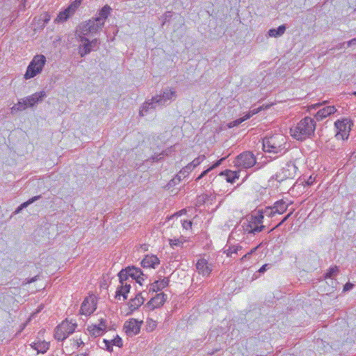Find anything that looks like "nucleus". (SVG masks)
Listing matches in <instances>:
<instances>
[{"label":"nucleus","mask_w":356,"mask_h":356,"mask_svg":"<svg viewBox=\"0 0 356 356\" xmlns=\"http://www.w3.org/2000/svg\"><path fill=\"white\" fill-rule=\"evenodd\" d=\"M111 11V8L109 6H104L95 17L81 23L78 32L88 36L97 35L104 27Z\"/></svg>","instance_id":"f257e3e1"},{"label":"nucleus","mask_w":356,"mask_h":356,"mask_svg":"<svg viewBox=\"0 0 356 356\" xmlns=\"http://www.w3.org/2000/svg\"><path fill=\"white\" fill-rule=\"evenodd\" d=\"M315 129L316 121L314 119L305 117L290 129V134L293 138L302 140L314 134Z\"/></svg>","instance_id":"f03ea898"},{"label":"nucleus","mask_w":356,"mask_h":356,"mask_svg":"<svg viewBox=\"0 0 356 356\" xmlns=\"http://www.w3.org/2000/svg\"><path fill=\"white\" fill-rule=\"evenodd\" d=\"M286 138L282 134H275L263 139V149L266 152L282 154L285 149Z\"/></svg>","instance_id":"7ed1b4c3"},{"label":"nucleus","mask_w":356,"mask_h":356,"mask_svg":"<svg viewBox=\"0 0 356 356\" xmlns=\"http://www.w3.org/2000/svg\"><path fill=\"white\" fill-rule=\"evenodd\" d=\"M76 327L77 323L75 320L65 319L56 327L54 337L58 341H63L74 333Z\"/></svg>","instance_id":"20e7f679"},{"label":"nucleus","mask_w":356,"mask_h":356,"mask_svg":"<svg viewBox=\"0 0 356 356\" xmlns=\"http://www.w3.org/2000/svg\"><path fill=\"white\" fill-rule=\"evenodd\" d=\"M46 61V57L44 55H35L27 67L24 79H29L41 73Z\"/></svg>","instance_id":"39448f33"},{"label":"nucleus","mask_w":356,"mask_h":356,"mask_svg":"<svg viewBox=\"0 0 356 356\" xmlns=\"http://www.w3.org/2000/svg\"><path fill=\"white\" fill-rule=\"evenodd\" d=\"M118 277L119 280H132V283L135 280L140 285H142V282L145 280V275L141 269L134 266H129L125 269L121 270L118 273Z\"/></svg>","instance_id":"423d86ee"},{"label":"nucleus","mask_w":356,"mask_h":356,"mask_svg":"<svg viewBox=\"0 0 356 356\" xmlns=\"http://www.w3.org/2000/svg\"><path fill=\"white\" fill-rule=\"evenodd\" d=\"M87 35L78 33L79 40L81 42L79 47V54L81 57L88 54L92 50L98 47L99 41L97 38L90 40L86 38Z\"/></svg>","instance_id":"0eeeda50"},{"label":"nucleus","mask_w":356,"mask_h":356,"mask_svg":"<svg viewBox=\"0 0 356 356\" xmlns=\"http://www.w3.org/2000/svg\"><path fill=\"white\" fill-rule=\"evenodd\" d=\"M257 165V160L251 152H244L237 156L234 161V165L242 169H248Z\"/></svg>","instance_id":"6e6552de"},{"label":"nucleus","mask_w":356,"mask_h":356,"mask_svg":"<svg viewBox=\"0 0 356 356\" xmlns=\"http://www.w3.org/2000/svg\"><path fill=\"white\" fill-rule=\"evenodd\" d=\"M352 122L348 118L338 120L334 122V127L337 130L335 137L337 139H348L351 130Z\"/></svg>","instance_id":"1a4fd4ad"},{"label":"nucleus","mask_w":356,"mask_h":356,"mask_svg":"<svg viewBox=\"0 0 356 356\" xmlns=\"http://www.w3.org/2000/svg\"><path fill=\"white\" fill-rule=\"evenodd\" d=\"M298 167L296 164L289 161L276 174V179L279 181H283L286 179H293L296 175Z\"/></svg>","instance_id":"9d476101"},{"label":"nucleus","mask_w":356,"mask_h":356,"mask_svg":"<svg viewBox=\"0 0 356 356\" xmlns=\"http://www.w3.org/2000/svg\"><path fill=\"white\" fill-rule=\"evenodd\" d=\"M176 97V90L170 88H164L160 95L154 97L160 107L169 104L172 100L175 99Z\"/></svg>","instance_id":"9b49d317"},{"label":"nucleus","mask_w":356,"mask_h":356,"mask_svg":"<svg viewBox=\"0 0 356 356\" xmlns=\"http://www.w3.org/2000/svg\"><path fill=\"white\" fill-rule=\"evenodd\" d=\"M80 3V1H75L74 2L71 3L67 8H65L63 11L60 12L54 20L55 22L63 23L67 21V19L75 13L76 10L78 8Z\"/></svg>","instance_id":"f8f14e48"},{"label":"nucleus","mask_w":356,"mask_h":356,"mask_svg":"<svg viewBox=\"0 0 356 356\" xmlns=\"http://www.w3.org/2000/svg\"><path fill=\"white\" fill-rule=\"evenodd\" d=\"M213 268L212 263L209 262L204 258H201L196 263V269L199 274L203 277H209Z\"/></svg>","instance_id":"ddd939ff"},{"label":"nucleus","mask_w":356,"mask_h":356,"mask_svg":"<svg viewBox=\"0 0 356 356\" xmlns=\"http://www.w3.org/2000/svg\"><path fill=\"white\" fill-rule=\"evenodd\" d=\"M96 309L95 298L90 296L83 300L80 309V314L86 316H90Z\"/></svg>","instance_id":"4468645a"},{"label":"nucleus","mask_w":356,"mask_h":356,"mask_svg":"<svg viewBox=\"0 0 356 356\" xmlns=\"http://www.w3.org/2000/svg\"><path fill=\"white\" fill-rule=\"evenodd\" d=\"M120 286L117 288L115 292V298L120 300L121 296L123 297V300L127 298V294L130 291L131 284L132 280H127L125 279L119 280Z\"/></svg>","instance_id":"2eb2a0df"},{"label":"nucleus","mask_w":356,"mask_h":356,"mask_svg":"<svg viewBox=\"0 0 356 356\" xmlns=\"http://www.w3.org/2000/svg\"><path fill=\"white\" fill-rule=\"evenodd\" d=\"M205 158L206 157L204 155H200L195 158L191 163H188L179 171V174L177 175L179 179H180L181 177H186L195 168L202 163Z\"/></svg>","instance_id":"dca6fc26"},{"label":"nucleus","mask_w":356,"mask_h":356,"mask_svg":"<svg viewBox=\"0 0 356 356\" xmlns=\"http://www.w3.org/2000/svg\"><path fill=\"white\" fill-rule=\"evenodd\" d=\"M166 300L167 295L164 293H160L156 294L154 297L152 298L147 303L145 307L149 310H154L163 306Z\"/></svg>","instance_id":"f3484780"},{"label":"nucleus","mask_w":356,"mask_h":356,"mask_svg":"<svg viewBox=\"0 0 356 356\" xmlns=\"http://www.w3.org/2000/svg\"><path fill=\"white\" fill-rule=\"evenodd\" d=\"M141 323L142 321H138L135 318L126 321L124 325L126 333L129 336L138 334L140 330Z\"/></svg>","instance_id":"a211bd4d"},{"label":"nucleus","mask_w":356,"mask_h":356,"mask_svg":"<svg viewBox=\"0 0 356 356\" xmlns=\"http://www.w3.org/2000/svg\"><path fill=\"white\" fill-rule=\"evenodd\" d=\"M158 107H160V106H159V104L156 103L154 97H152L151 99L143 103L139 111V115L140 116H146Z\"/></svg>","instance_id":"6ab92c4d"},{"label":"nucleus","mask_w":356,"mask_h":356,"mask_svg":"<svg viewBox=\"0 0 356 356\" xmlns=\"http://www.w3.org/2000/svg\"><path fill=\"white\" fill-rule=\"evenodd\" d=\"M160 264V260L156 255H146L141 261V266L143 268H156Z\"/></svg>","instance_id":"aec40b11"},{"label":"nucleus","mask_w":356,"mask_h":356,"mask_svg":"<svg viewBox=\"0 0 356 356\" xmlns=\"http://www.w3.org/2000/svg\"><path fill=\"white\" fill-rule=\"evenodd\" d=\"M243 227L244 230L248 233L255 234L256 233L261 232L264 226L258 225L250 218L246 225L244 223Z\"/></svg>","instance_id":"412c9836"},{"label":"nucleus","mask_w":356,"mask_h":356,"mask_svg":"<svg viewBox=\"0 0 356 356\" xmlns=\"http://www.w3.org/2000/svg\"><path fill=\"white\" fill-rule=\"evenodd\" d=\"M336 111L337 109L334 106H327L320 109L315 115V118L316 120L321 121L330 115L334 114Z\"/></svg>","instance_id":"4be33fe9"},{"label":"nucleus","mask_w":356,"mask_h":356,"mask_svg":"<svg viewBox=\"0 0 356 356\" xmlns=\"http://www.w3.org/2000/svg\"><path fill=\"white\" fill-rule=\"evenodd\" d=\"M46 97V93L44 91H40L38 92H35L26 98L27 100L28 106H33L38 102H41L44 97Z\"/></svg>","instance_id":"5701e85b"},{"label":"nucleus","mask_w":356,"mask_h":356,"mask_svg":"<svg viewBox=\"0 0 356 356\" xmlns=\"http://www.w3.org/2000/svg\"><path fill=\"white\" fill-rule=\"evenodd\" d=\"M145 298L143 297L140 293H138L134 298L130 300L129 302V307L131 311H135L138 309L144 302Z\"/></svg>","instance_id":"b1692460"},{"label":"nucleus","mask_w":356,"mask_h":356,"mask_svg":"<svg viewBox=\"0 0 356 356\" xmlns=\"http://www.w3.org/2000/svg\"><path fill=\"white\" fill-rule=\"evenodd\" d=\"M31 346L37 350L38 353H45L49 348V343L45 341H38L33 342Z\"/></svg>","instance_id":"393cba45"},{"label":"nucleus","mask_w":356,"mask_h":356,"mask_svg":"<svg viewBox=\"0 0 356 356\" xmlns=\"http://www.w3.org/2000/svg\"><path fill=\"white\" fill-rule=\"evenodd\" d=\"M169 282L170 280L168 277H164L163 279L156 280L151 284L149 291H161L169 284Z\"/></svg>","instance_id":"a878e982"},{"label":"nucleus","mask_w":356,"mask_h":356,"mask_svg":"<svg viewBox=\"0 0 356 356\" xmlns=\"http://www.w3.org/2000/svg\"><path fill=\"white\" fill-rule=\"evenodd\" d=\"M289 204L286 203L283 200H278L275 202L273 206L275 214H282L284 213L288 209Z\"/></svg>","instance_id":"bb28decb"},{"label":"nucleus","mask_w":356,"mask_h":356,"mask_svg":"<svg viewBox=\"0 0 356 356\" xmlns=\"http://www.w3.org/2000/svg\"><path fill=\"white\" fill-rule=\"evenodd\" d=\"M286 29V27L285 25H281L277 29H269L268 34L269 37L278 38L282 36L284 33Z\"/></svg>","instance_id":"cd10ccee"},{"label":"nucleus","mask_w":356,"mask_h":356,"mask_svg":"<svg viewBox=\"0 0 356 356\" xmlns=\"http://www.w3.org/2000/svg\"><path fill=\"white\" fill-rule=\"evenodd\" d=\"M87 331L88 332V334L97 337L99 336H101L104 333V327H99V326H97V325H93L88 327Z\"/></svg>","instance_id":"c85d7f7f"},{"label":"nucleus","mask_w":356,"mask_h":356,"mask_svg":"<svg viewBox=\"0 0 356 356\" xmlns=\"http://www.w3.org/2000/svg\"><path fill=\"white\" fill-rule=\"evenodd\" d=\"M242 250V246L237 244L234 245H226L224 252L227 257H232V254H238Z\"/></svg>","instance_id":"c756f323"},{"label":"nucleus","mask_w":356,"mask_h":356,"mask_svg":"<svg viewBox=\"0 0 356 356\" xmlns=\"http://www.w3.org/2000/svg\"><path fill=\"white\" fill-rule=\"evenodd\" d=\"M27 106H29L27 100L26 99V98H24V99L19 100L17 104H15L11 108V111L13 113L17 112L19 111H23V110L26 109L27 108Z\"/></svg>","instance_id":"7c9ffc66"},{"label":"nucleus","mask_w":356,"mask_h":356,"mask_svg":"<svg viewBox=\"0 0 356 356\" xmlns=\"http://www.w3.org/2000/svg\"><path fill=\"white\" fill-rule=\"evenodd\" d=\"M174 151H175L174 147L171 146L170 147H169L167 149H165V151H163L161 154L156 155V156H153L152 157V159L153 161H158L160 159H161L162 158H163L164 156L170 155L172 154V152Z\"/></svg>","instance_id":"2f4dec72"},{"label":"nucleus","mask_w":356,"mask_h":356,"mask_svg":"<svg viewBox=\"0 0 356 356\" xmlns=\"http://www.w3.org/2000/svg\"><path fill=\"white\" fill-rule=\"evenodd\" d=\"M40 195H37V196H34L33 197H31V199H29V200H27L26 202L22 203L16 210H15V213H18L21 211V210L24 208H26V207H28L29 205H30L31 204L33 203L35 201L39 200L40 198Z\"/></svg>","instance_id":"473e14b6"},{"label":"nucleus","mask_w":356,"mask_h":356,"mask_svg":"<svg viewBox=\"0 0 356 356\" xmlns=\"http://www.w3.org/2000/svg\"><path fill=\"white\" fill-rule=\"evenodd\" d=\"M225 159V158L220 159V160L217 161L212 166H211L210 168H209L206 170L203 171L199 175V177H197V178L196 179V181H198V180L201 179L203 177H204L212 169L219 166L222 163V161H224Z\"/></svg>","instance_id":"72a5a7b5"},{"label":"nucleus","mask_w":356,"mask_h":356,"mask_svg":"<svg viewBox=\"0 0 356 356\" xmlns=\"http://www.w3.org/2000/svg\"><path fill=\"white\" fill-rule=\"evenodd\" d=\"M226 176V181L229 183H233L238 178L237 172L233 171H227L225 174Z\"/></svg>","instance_id":"f704fd0d"},{"label":"nucleus","mask_w":356,"mask_h":356,"mask_svg":"<svg viewBox=\"0 0 356 356\" xmlns=\"http://www.w3.org/2000/svg\"><path fill=\"white\" fill-rule=\"evenodd\" d=\"M264 109V106H259L258 108H253V109L250 110L248 113H246L244 115L245 119H246V120H248L252 116H253L254 115L257 114L258 113H259L261 111H262Z\"/></svg>","instance_id":"c9c22d12"},{"label":"nucleus","mask_w":356,"mask_h":356,"mask_svg":"<svg viewBox=\"0 0 356 356\" xmlns=\"http://www.w3.org/2000/svg\"><path fill=\"white\" fill-rule=\"evenodd\" d=\"M185 240L183 238H172L169 240V243L172 248L181 246Z\"/></svg>","instance_id":"e433bc0d"},{"label":"nucleus","mask_w":356,"mask_h":356,"mask_svg":"<svg viewBox=\"0 0 356 356\" xmlns=\"http://www.w3.org/2000/svg\"><path fill=\"white\" fill-rule=\"evenodd\" d=\"M260 211L262 214H264V217H273L275 214L273 207H266L264 209L260 210Z\"/></svg>","instance_id":"4c0bfd02"},{"label":"nucleus","mask_w":356,"mask_h":356,"mask_svg":"<svg viewBox=\"0 0 356 356\" xmlns=\"http://www.w3.org/2000/svg\"><path fill=\"white\" fill-rule=\"evenodd\" d=\"M250 218H251V219L254 220V222L256 223H257L258 225H262L261 224L263 222V219L264 217V214L261 213L260 210L258 211V213L257 215L252 216Z\"/></svg>","instance_id":"58836bf2"},{"label":"nucleus","mask_w":356,"mask_h":356,"mask_svg":"<svg viewBox=\"0 0 356 356\" xmlns=\"http://www.w3.org/2000/svg\"><path fill=\"white\" fill-rule=\"evenodd\" d=\"M214 198H215L214 195L204 194L199 197L198 201L203 202H208L209 201H212L213 199H214Z\"/></svg>","instance_id":"ea45409f"},{"label":"nucleus","mask_w":356,"mask_h":356,"mask_svg":"<svg viewBox=\"0 0 356 356\" xmlns=\"http://www.w3.org/2000/svg\"><path fill=\"white\" fill-rule=\"evenodd\" d=\"M245 120H246V119H245V117L243 116L242 118H240L238 119H236L235 120H233V121L229 122L227 126L229 128H233L234 127L239 125L240 124H241L242 122H243Z\"/></svg>","instance_id":"a19ab883"},{"label":"nucleus","mask_w":356,"mask_h":356,"mask_svg":"<svg viewBox=\"0 0 356 356\" xmlns=\"http://www.w3.org/2000/svg\"><path fill=\"white\" fill-rule=\"evenodd\" d=\"M337 271H338L337 266H334V267L330 268L329 269V270L325 273V279L331 278L334 275H335L337 273Z\"/></svg>","instance_id":"79ce46f5"},{"label":"nucleus","mask_w":356,"mask_h":356,"mask_svg":"<svg viewBox=\"0 0 356 356\" xmlns=\"http://www.w3.org/2000/svg\"><path fill=\"white\" fill-rule=\"evenodd\" d=\"M113 346H116L119 348L122 347L123 345L122 339L117 335L114 339L111 340Z\"/></svg>","instance_id":"37998d69"},{"label":"nucleus","mask_w":356,"mask_h":356,"mask_svg":"<svg viewBox=\"0 0 356 356\" xmlns=\"http://www.w3.org/2000/svg\"><path fill=\"white\" fill-rule=\"evenodd\" d=\"M103 343L104 344V348L110 352L113 350V344L111 340L104 339Z\"/></svg>","instance_id":"c03bdc74"},{"label":"nucleus","mask_w":356,"mask_h":356,"mask_svg":"<svg viewBox=\"0 0 356 356\" xmlns=\"http://www.w3.org/2000/svg\"><path fill=\"white\" fill-rule=\"evenodd\" d=\"M181 223L184 229H188L191 228L192 222L191 221L184 220Z\"/></svg>","instance_id":"a18cd8bd"},{"label":"nucleus","mask_w":356,"mask_h":356,"mask_svg":"<svg viewBox=\"0 0 356 356\" xmlns=\"http://www.w3.org/2000/svg\"><path fill=\"white\" fill-rule=\"evenodd\" d=\"M103 325H104V331L106 328V323L105 320L102 318L99 320V323L98 325H97V326H99V327H103Z\"/></svg>","instance_id":"49530a36"},{"label":"nucleus","mask_w":356,"mask_h":356,"mask_svg":"<svg viewBox=\"0 0 356 356\" xmlns=\"http://www.w3.org/2000/svg\"><path fill=\"white\" fill-rule=\"evenodd\" d=\"M269 268V264H264L259 269V272L261 273H264L265 271H266Z\"/></svg>","instance_id":"de8ad7c7"},{"label":"nucleus","mask_w":356,"mask_h":356,"mask_svg":"<svg viewBox=\"0 0 356 356\" xmlns=\"http://www.w3.org/2000/svg\"><path fill=\"white\" fill-rule=\"evenodd\" d=\"M315 181V178L314 177H312V176H310L307 180L306 181V184L307 186H311L314 184V182Z\"/></svg>","instance_id":"09e8293b"},{"label":"nucleus","mask_w":356,"mask_h":356,"mask_svg":"<svg viewBox=\"0 0 356 356\" xmlns=\"http://www.w3.org/2000/svg\"><path fill=\"white\" fill-rule=\"evenodd\" d=\"M353 287V284L351 283H347L343 286V291H349Z\"/></svg>","instance_id":"8fccbe9b"},{"label":"nucleus","mask_w":356,"mask_h":356,"mask_svg":"<svg viewBox=\"0 0 356 356\" xmlns=\"http://www.w3.org/2000/svg\"><path fill=\"white\" fill-rule=\"evenodd\" d=\"M183 211H181L172 216H170L169 217L167 218L168 220H170L171 219L174 218H178L179 216H180L181 215V213H182Z\"/></svg>","instance_id":"3c124183"},{"label":"nucleus","mask_w":356,"mask_h":356,"mask_svg":"<svg viewBox=\"0 0 356 356\" xmlns=\"http://www.w3.org/2000/svg\"><path fill=\"white\" fill-rule=\"evenodd\" d=\"M325 103V102H322V103H317V104H312L309 106V108L310 109H316V108H318L320 106L323 105V104Z\"/></svg>","instance_id":"603ef678"},{"label":"nucleus","mask_w":356,"mask_h":356,"mask_svg":"<svg viewBox=\"0 0 356 356\" xmlns=\"http://www.w3.org/2000/svg\"><path fill=\"white\" fill-rule=\"evenodd\" d=\"M76 345L77 347H80L84 345V342L81 339H77L76 341Z\"/></svg>","instance_id":"864d4df0"},{"label":"nucleus","mask_w":356,"mask_h":356,"mask_svg":"<svg viewBox=\"0 0 356 356\" xmlns=\"http://www.w3.org/2000/svg\"><path fill=\"white\" fill-rule=\"evenodd\" d=\"M292 214V212L289 213V214H287L283 219L279 223L278 225H282V223H284L290 216Z\"/></svg>","instance_id":"5fc2aeb1"},{"label":"nucleus","mask_w":356,"mask_h":356,"mask_svg":"<svg viewBox=\"0 0 356 356\" xmlns=\"http://www.w3.org/2000/svg\"><path fill=\"white\" fill-rule=\"evenodd\" d=\"M355 44H356V42H355V40H354V38H353V39H352V40H349V41L347 42V46L349 47H350L351 45Z\"/></svg>","instance_id":"6e6d98bb"},{"label":"nucleus","mask_w":356,"mask_h":356,"mask_svg":"<svg viewBox=\"0 0 356 356\" xmlns=\"http://www.w3.org/2000/svg\"><path fill=\"white\" fill-rule=\"evenodd\" d=\"M257 247L252 249L249 252L246 253L248 256H250L256 250H257Z\"/></svg>","instance_id":"4d7b16f0"},{"label":"nucleus","mask_w":356,"mask_h":356,"mask_svg":"<svg viewBox=\"0 0 356 356\" xmlns=\"http://www.w3.org/2000/svg\"><path fill=\"white\" fill-rule=\"evenodd\" d=\"M76 356H88V353L87 352H85L83 353H79V354L76 355Z\"/></svg>","instance_id":"13d9d810"},{"label":"nucleus","mask_w":356,"mask_h":356,"mask_svg":"<svg viewBox=\"0 0 356 356\" xmlns=\"http://www.w3.org/2000/svg\"><path fill=\"white\" fill-rule=\"evenodd\" d=\"M50 19V17L49 16H46L45 19H44L45 23H47Z\"/></svg>","instance_id":"bf43d9fd"},{"label":"nucleus","mask_w":356,"mask_h":356,"mask_svg":"<svg viewBox=\"0 0 356 356\" xmlns=\"http://www.w3.org/2000/svg\"><path fill=\"white\" fill-rule=\"evenodd\" d=\"M247 257H248L247 254H244L243 256V257L241 258V260H243L244 259H246Z\"/></svg>","instance_id":"052dcab7"},{"label":"nucleus","mask_w":356,"mask_h":356,"mask_svg":"<svg viewBox=\"0 0 356 356\" xmlns=\"http://www.w3.org/2000/svg\"><path fill=\"white\" fill-rule=\"evenodd\" d=\"M353 95H355V96H356V91L353 92Z\"/></svg>","instance_id":"680f3d73"},{"label":"nucleus","mask_w":356,"mask_h":356,"mask_svg":"<svg viewBox=\"0 0 356 356\" xmlns=\"http://www.w3.org/2000/svg\"><path fill=\"white\" fill-rule=\"evenodd\" d=\"M354 12H356V8L354 9Z\"/></svg>","instance_id":"e2e57ef3"},{"label":"nucleus","mask_w":356,"mask_h":356,"mask_svg":"<svg viewBox=\"0 0 356 356\" xmlns=\"http://www.w3.org/2000/svg\"><path fill=\"white\" fill-rule=\"evenodd\" d=\"M354 40H355V42H356V38H354Z\"/></svg>","instance_id":"0e129e2a"}]
</instances>
